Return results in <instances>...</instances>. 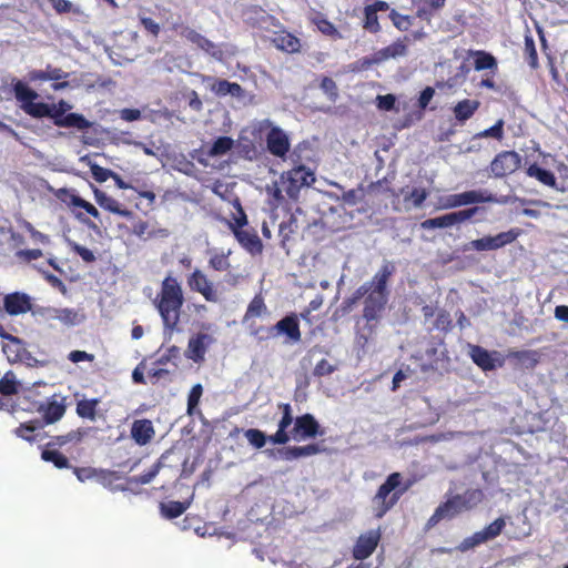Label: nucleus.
<instances>
[{
  "instance_id": "1",
  "label": "nucleus",
  "mask_w": 568,
  "mask_h": 568,
  "mask_svg": "<svg viewBox=\"0 0 568 568\" xmlns=\"http://www.w3.org/2000/svg\"><path fill=\"white\" fill-rule=\"evenodd\" d=\"M394 273V264L388 261L384 262L371 281L362 284L352 297L344 301V308L349 310L358 300L364 298L363 318L367 323L377 322L387 305L388 283Z\"/></svg>"
},
{
  "instance_id": "2",
  "label": "nucleus",
  "mask_w": 568,
  "mask_h": 568,
  "mask_svg": "<svg viewBox=\"0 0 568 568\" xmlns=\"http://www.w3.org/2000/svg\"><path fill=\"white\" fill-rule=\"evenodd\" d=\"M153 304L161 316L164 329L170 333L176 331L184 304L183 290L176 277L168 275L162 281Z\"/></svg>"
},
{
  "instance_id": "3",
  "label": "nucleus",
  "mask_w": 568,
  "mask_h": 568,
  "mask_svg": "<svg viewBox=\"0 0 568 568\" xmlns=\"http://www.w3.org/2000/svg\"><path fill=\"white\" fill-rule=\"evenodd\" d=\"M412 485L410 480L403 484V475L400 473L389 474L372 498L374 517L377 519L383 518L399 501Z\"/></svg>"
},
{
  "instance_id": "4",
  "label": "nucleus",
  "mask_w": 568,
  "mask_h": 568,
  "mask_svg": "<svg viewBox=\"0 0 568 568\" xmlns=\"http://www.w3.org/2000/svg\"><path fill=\"white\" fill-rule=\"evenodd\" d=\"M271 312L265 303V298L262 293L256 294L248 303L246 311L242 318V324L247 329L250 336L255 338L257 342L268 341L271 328L266 325L258 323V318L268 317Z\"/></svg>"
},
{
  "instance_id": "5",
  "label": "nucleus",
  "mask_w": 568,
  "mask_h": 568,
  "mask_svg": "<svg viewBox=\"0 0 568 568\" xmlns=\"http://www.w3.org/2000/svg\"><path fill=\"white\" fill-rule=\"evenodd\" d=\"M315 181L314 172L304 164H296L281 175L283 190L292 200L298 197L302 187L311 186Z\"/></svg>"
},
{
  "instance_id": "6",
  "label": "nucleus",
  "mask_w": 568,
  "mask_h": 568,
  "mask_svg": "<svg viewBox=\"0 0 568 568\" xmlns=\"http://www.w3.org/2000/svg\"><path fill=\"white\" fill-rule=\"evenodd\" d=\"M520 234L521 230L514 227L506 232H500L496 235H486L484 237L476 239L466 243L463 247V251H496L515 242Z\"/></svg>"
},
{
  "instance_id": "7",
  "label": "nucleus",
  "mask_w": 568,
  "mask_h": 568,
  "mask_svg": "<svg viewBox=\"0 0 568 568\" xmlns=\"http://www.w3.org/2000/svg\"><path fill=\"white\" fill-rule=\"evenodd\" d=\"M521 165V156L516 151H501L489 164L490 175L503 179L515 173Z\"/></svg>"
},
{
  "instance_id": "8",
  "label": "nucleus",
  "mask_w": 568,
  "mask_h": 568,
  "mask_svg": "<svg viewBox=\"0 0 568 568\" xmlns=\"http://www.w3.org/2000/svg\"><path fill=\"white\" fill-rule=\"evenodd\" d=\"M186 283L192 292L201 294L206 302L217 303L220 301L215 284L200 268H195L187 275Z\"/></svg>"
},
{
  "instance_id": "9",
  "label": "nucleus",
  "mask_w": 568,
  "mask_h": 568,
  "mask_svg": "<svg viewBox=\"0 0 568 568\" xmlns=\"http://www.w3.org/2000/svg\"><path fill=\"white\" fill-rule=\"evenodd\" d=\"M381 539V528L371 529L364 534H361L353 546L352 557L355 560L364 561L374 554Z\"/></svg>"
},
{
  "instance_id": "10",
  "label": "nucleus",
  "mask_w": 568,
  "mask_h": 568,
  "mask_svg": "<svg viewBox=\"0 0 568 568\" xmlns=\"http://www.w3.org/2000/svg\"><path fill=\"white\" fill-rule=\"evenodd\" d=\"M181 37L191 42L192 44L196 45L199 49H201L215 60H223L224 53L221 47L209 40L203 34L199 33L196 30L192 28H183Z\"/></svg>"
},
{
  "instance_id": "11",
  "label": "nucleus",
  "mask_w": 568,
  "mask_h": 568,
  "mask_svg": "<svg viewBox=\"0 0 568 568\" xmlns=\"http://www.w3.org/2000/svg\"><path fill=\"white\" fill-rule=\"evenodd\" d=\"M491 193L481 190H471L463 193L452 194L446 199L445 207L454 209L469 204L493 202Z\"/></svg>"
},
{
  "instance_id": "12",
  "label": "nucleus",
  "mask_w": 568,
  "mask_h": 568,
  "mask_svg": "<svg viewBox=\"0 0 568 568\" xmlns=\"http://www.w3.org/2000/svg\"><path fill=\"white\" fill-rule=\"evenodd\" d=\"M271 328L268 339L275 338L277 335L283 334L288 337L290 341L296 343L301 341L302 334L300 329L298 315L292 313L280 320L275 325L267 326Z\"/></svg>"
},
{
  "instance_id": "13",
  "label": "nucleus",
  "mask_w": 568,
  "mask_h": 568,
  "mask_svg": "<svg viewBox=\"0 0 568 568\" xmlns=\"http://www.w3.org/2000/svg\"><path fill=\"white\" fill-rule=\"evenodd\" d=\"M324 432L320 430V424L312 414H304L295 418L292 436L294 439L298 438H314L317 435H323Z\"/></svg>"
},
{
  "instance_id": "14",
  "label": "nucleus",
  "mask_w": 568,
  "mask_h": 568,
  "mask_svg": "<svg viewBox=\"0 0 568 568\" xmlns=\"http://www.w3.org/2000/svg\"><path fill=\"white\" fill-rule=\"evenodd\" d=\"M266 146L268 152L277 158H285L290 151V139L278 126H273L266 134Z\"/></svg>"
},
{
  "instance_id": "15",
  "label": "nucleus",
  "mask_w": 568,
  "mask_h": 568,
  "mask_svg": "<svg viewBox=\"0 0 568 568\" xmlns=\"http://www.w3.org/2000/svg\"><path fill=\"white\" fill-rule=\"evenodd\" d=\"M31 307V297L26 293L14 292L7 294L3 298V308L11 316L26 314Z\"/></svg>"
},
{
  "instance_id": "16",
  "label": "nucleus",
  "mask_w": 568,
  "mask_h": 568,
  "mask_svg": "<svg viewBox=\"0 0 568 568\" xmlns=\"http://www.w3.org/2000/svg\"><path fill=\"white\" fill-rule=\"evenodd\" d=\"M73 474L80 481H85L92 478H97L103 485H111L113 481L120 479L118 471L95 469L93 467H72Z\"/></svg>"
},
{
  "instance_id": "17",
  "label": "nucleus",
  "mask_w": 568,
  "mask_h": 568,
  "mask_svg": "<svg viewBox=\"0 0 568 568\" xmlns=\"http://www.w3.org/2000/svg\"><path fill=\"white\" fill-rule=\"evenodd\" d=\"M93 194L97 204L103 210L126 219H130L132 216V211L124 207L118 200L110 196L100 189L94 187Z\"/></svg>"
},
{
  "instance_id": "18",
  "label": "nucleus",
  "mask_w": 568,
  "mask_h": 568,
  "mask_svg": "<svg viewBox=\"0 0 568 568\" xmlns=\"http://www.w3.org/2000/svg\"><path fill=\"white\" fill-rule=\"evenodd\" d=\"M212 342V337L205 333H199L191 337L187 343L186 357L195 363L204 361L207 345Z\"/></svg>"
},
{
  "instance_id": "19",
  "label": "nucleus",
  "mask_w": 568,
  "mask_h": 568,
  "mask_svg": "<svg viewBox=\"0 0 568 568\" xmlns=\"http://www.w3.org/2000/svg\"><path fill=\"white\" fill-rule=\"evenodd\" d=\"M240 245L251 255H260L263 252V243L256 231L234 230L232 232Z\"/></svg>"
},
{
  "instance_id": "20",
  "label": "nucleus",
  "mask_w": 568,
  "mask_h": 568,
  "mask_svg": "<svg viewBox=\"0 0 568 568\" xmlns=\"http://www.w3.org/2000/svg\"><path fill=\"white\" fill-rule=\"evenodd\" d=\"M155 435L150 419H136L131 426V437L140 446L149 444Z\"/></svg>"
},
{
  "instance_id": "21",
  "label": "nucleus",
  "mask_w": 568,
  "mask_h": 568,
  "mask_svg": "<svg viewBox=\"0 0 568 568\" xmlns=\"http://www.w3.org/2000/svg\"><path fill=\"white\" fill-rule=\"evenodd\" d=\"M37 410L42 414L43 425L53 424L63 417L65 405L57 399H51L40 403Z\"/></svg>"
},
{
  "instance_id": "22",
  "label": "nucleus",
  "mask_w": 568,
  "mask_h": 568,
  "mask_svg": "<svg viewBox=\"0 0 568 568\" xmlns=\"http://www.w3.org/2000/svg\"><path fill=\"white\" fill-rule=\"evenodd\" d=\"M323 452L318 444H308L306 446H290L278 450V455L283 460H295L306 456H313Z\"/></svg>"
},
{
  "instance_id": "23",
  "label": "nucleus",
  "mask_w": 568,
  "mask_h": 568,
  "mask_svg": "<svg viewBox=\"0 0 568 568\" xmlns=\"http://www.w3.org/2000/svg\"><path fill=\"white\" fill-rule=\"evenodd\" d=\"M42 315L47 320H57L65 326H73L81 322L79 313L73 308H53L48 307Z\"/></svg>"
},
{
  "instance_id": "24",
  "label": "nucleus",
  "mask_w": 568,
  "mask_h": 568,
  "mask_svg": "<svg viewBox=\"0 0 568 568\" xmlns=\"http://www.w3.org/2000/svg\"><path fill=\"white\" fill-rule=\"evenodd\" d=\"M57 195L63 202H68V204L72 205V206H77V207H81V209L85 210V212L88 214H90L91 216H93L94 219L100 217V213L93 204L85 201L81 196L74 194L72 191H70L68 189H60L58 191Z\"/></svg>"
},
{
  "instance_id": "25",
  "label": "nucleus",
  "mask_w": 568,
  "mask_h": 568,
  "mask_svg": "<svg viewBox=\"0 0 568 568\" xmlns=\"http://www.w3.org/2000/svg\"><path fill=\"white\" fill-rule=\"evenodd\" d=\"M203 81H214L211 90L219 97L231 94L232 97L240 98L243 95V88L236 82H230L224 79L214 80L211 77H203Z\"/></svg>"
},
{
  "instance_id": "26",
  "label": "nucleus",
  "mask_w": 568,
  "mask_h": 568,
  "mask_svg": "<svg viewBox=\"0 0 568 568\" xmlns=\"http://www.w3.org/2000/svg\"><path fill=\"white\" fill-rule=\"evenodd\" d=\"M43 427V423L40 420H29L26 423H21L14 430L13 434L27 440L29 443H34L39 438H42L44 435H41L39 430Z\"/></svg>"
},
{
  "instance_id": "27",
  "label": "nucleus",
  "mask_w": 568,
  "mask_h": 568,
  "mask_svg": "<svg viewBox=\"0 0 568 568\" xmlns=\"http://www.w3.org/2000/svg\"><path fill=\"white\" fill-rule=\"evenodd\" d=\"M469 356L473 362L483 371H493L496 368V359L491 354L479 345H470Z\"/></svg>"
},
{
  "instance_id": "28",
  "label": "nucleus",
  "mask_w": 568,
  "mask_h": 568,
  "mask_svg": "<svg viewBox=\"0 0 568 568\" xmlns=\"http://www.w3.org/2000/svg\"><path fill=\"white\" fill-rule=\"evenodd\" d=\"M480 106L478 100L464 99L456 103L453 108L455 119L464 124L467 120L471 119Z\"/></svg>"
},
{
  "instance_id": "29",
  "label": "nucleus",
  "mask_w": 568,
  "mask_h": 568,
  "mask_svg": "<svg viewBox=\"0 0 568 568\" xmlns=\"http://www.w3.org/2000/svg\"><path fill=\"white\" fill-rule=\"evenodd\" d=\"M2 345V352L11 363L21 362L23 359L26 347L21 338L11 335Z\"/></svg>"
},
{
  "instance_id": "30",
  "label": "nucleus",
  "mask_w": 568,
  "mask_h": 568,
  "mask_svg": "<svg viewBox=\"0 0 568 568\" xmlns=\"http://www.w3.org/2000/svg\"><path fill=\"white\" fill-rule=\"evenodd\" d=\"M162 466H163L162 462L158 460L144 474H141L139 476L129 477L128 480H126V486H121L120 489L122 491L132 490L133 486L146 485V484L151 483L158 476V474L160 473Z\"/></svg>"
},
{
  "instance_id": "31",
  "label": "nucleus",
  "mask_w": 568,
  "mask_h": 568,
  "mask_svg": "<svg viewBox=\"0 0 568 568\" xmlns=\"http://www.w3.org/2000/svg\"><path fill=\"white\" fill-rule=\"evenodd\" d=\"M193 495L189 500L185 501H175L170 500L168 503L160 504V513L162 517L166 519H174L180 517L184 511L191 506Z\"/></svg>"
},
{
  "instance_id": "32",
  "label": "nucleus",
  "mask_w": 568,
  "mask_h": 568,
  "mask_svg": "<svg viewBox=\"0 0 568 568\" xmlns=\"http://www.w3.org/2000/svg\"><path fill=\"white\" fill-rule=\"evenodd\" d=\"M455 496L463 511L475 508L484 500V491L479 488H470Z\"/></svg>"
},
{
  "instance_id": "33",
  "label": "nucleus",
  "mask_w": 568,
  "mask_h": 568,
  "mask_svg": "<svg viewBox=\"0 0 568 568\" xmlns=\"http://www.w3.org/2000/svg\"><path fill=\"white\" fill-rule=\"evenodd\" d=\"M311 22L316 26L317 30L334 40L341 39L342 34L337 28L322 13L315 12L311 17Z\"/></svg>"
},
{
  "instance_id": "34",
  "label": "nucleus",
  "mask_w": 568,
  "mask_h": 568,
  "mask_svg": "<svg viewBox=\"0 0 568 568\" xmlns=\"http://www.w3.org/2000/svg\"><path fill=\"white\" fill-rule=\"evenodd\" d=\"M408 41V37H404V39H398L397 41L390 43L389 45L378 50L379 60H382L383 62L390 58L406 55Z\"/></svg>"
},
{
  "instance_id": "35",
  "label": "nucleus",
  "mask_w": 568,
  "mask_h": 568,
  "mask_svg": "<svg viewBox=\"0 0 568 568\" xmlns=\"http://www.w3.org/2000/svg\"><path fill=\"white\" fill-rule=\"evenodd\" d=\"M273 43L277 49L288 53L298 52L301 48L300 39L290 32L277 34L273 38Z\"/></svg>"
},
{
  "instance_id": "36",
  "label": "nucleus",
  "mask_w": 568,
  "mask_h": 568,
  "mask_svg": "<svg viewBox=\"0 0 568 568\" xmlns=\"http://www.w3.org/2000/svg\"><path fill=\"white\" fill-rule=\"evenodd\" d=\"M85 435V432L81 428L71 430L68 434L53 436L49 443H47L48 447H63L70 443L78 444L80 443Z\"/></svg>"
},
{
  "instance_id": "37",
  "label": "nucleus",
  "mask_w": 568,
  "mask_h": 568,
  "mask_svg": "<svg viewBox=\"0 0 568 568\" xmlns=\"http://www.w3.org/2000/svg\"><path fill=\"white\" fill-rule=\"evenodd\" d=\"M41 458L47 463H52L59 469L71 468L69 459L55 448L48 447V445L41 452Z\"/></svg>"
},
{
  "instance_id": "38",
  "label": "nucleus",
  "mask_w": 568,
  "mask_h": 568,
  "mask_svg": "<svg viewBox=\"0 0 568 568\" xmlns=\"http://www.w3.org/2000/svg\"><path fill=\"white\" fill-rule=\"evenodd\" d=\"M100 398L81 399L77 403L75 412L79 417L95 420Z\"/></svg>"
},
{
  "instance_id": "39",
  "label": "nucleus",
  "mask_w": 568,
  "mask_h": 568,
  "mask_svg": "<svg viewBox=\"0 0 568 568\" xmlns=\"http://www.w3.org/2000/svg\"><path fill=\"white\" fill-rule=\"evenodd\" d=\"M526 173L528 176L535 178L544 185L555 186L556 184V176L554 173L549 170L540 168L537 163L530 164L527 168Z\"/></svg>"
},
{
  "instance_id": "40",
  "label": "nucleus",
  "mask_w": 568,
  "mask_h": 568,
  "mask_svg": "<svg viewBox=\"0 0 568 568\" xmlns=\"http://www.w3.org/2000/svg\"><path fill=\"white\" fill-rule=\"evenodd\" d=\"M67 77H68V73H65L62 69L54 68L51 64H48L45 70H37V71H32L30 73V78L32 80H39V81H49V80L58 81V80L64 79Z\"/></svg>"
},
{
  "instance_id": "41",
  "label": "nucleus",
  "mask_w": 568,
  "mask_h": 568,
  "mask_svg": "<svg viewBox=\"0 0 568 568\" xmlns=\"http://www.w3.org/2000/svg\"><path fill=\"white\" fill-rule=\"evenodd\" d=\"M91 122L80 113H68L63 119L58 121L59 128H75L78 130H88L91 128Z\"/></svg>"
},
{
  "instance_id": "42",
  "label": "nucleus",
  "mask_w": 568,
  "mask_h": 568,
  "mask_svg": "<svg viewBox=\"0 0 568 568\" xmlns=\"http://www.w3.org/2000/svg\"><path fill=\"white\" fill-rule=\"evenodd\" d=\"M234 146V141L230 136H220L217 138L211 148L207 150V155L211 158L220 156L226 154Z\"/></svg>"
},
{
  "instance_id": "43",
  "label": "nucleus",
  "mask_w": 568,
  "mask_h": 568,
  "mask_svg": "<svg viewBox=\"0 0 568 568\" xmlns=\"http://www.w3.org/2000/svg\"><path fill=\"white\" fill-rule=\"evenodd\" d=\"M13 92L16 99L22 103V105H27L28 103L33 102L38 98V93L29 88L24 82L18 81L13 85Z\"/></svg>"
},
{
  "instance_id": "44",
  "label": "nucleus",
  "mask_w": 568,
  "mask_h": 568,
  "mask_svg": "<svg viewBox=\"0 0 568 568\" xmlns=\"http://www.w3.org/2000/svg\"><path fill=\"white\" fill-rule=\"evenodd\" d=\"M474 68L477 71L497 69V60L489 52L478 50L474 52Z\"/></svg>"
},
{
  "instance_id": "45",
  "label": "nucleus",
  "mask_w": 568,
  "mask_h": 568,
  "mask_svg": "<svg viewBox=\"0 0 568 568\" xmlns=\"http://www.w3.org/2000/svg\"><path fill=\"white\" fill-rule=\"evenodd\" d=\"M504 120L499 119L493 126L474 134L473 140L493 138L501 141L504 139Z\"/></svg>"
},
{
  "instance_id": "46",
  "label": "nucleus",
  "mask_w": 568,
  "mask_h": 568,
  "mask_svg": "<svg viewBox=\"0 0 568 568\" xmlns=\"http://www.w3.org/2000/svg\"><path fill=\"white\" fill-rule=\"evenodd\" d=\"M437 509L445 519H452L463 511L458 500L456 499V496H453L448 500L439 504Z\"/></svg>"
},
{
  "instance_id": "47",
  "label": "nucleus",
  "mask_w": 568,
  "mask_h": 568,
  "mask_svg": "<svg viewBox=\"0 0 568 568\" xmlns=\"http://www.w3.org/2000/svg\"><path fill=\"white\" fill-rule=\"evenodd\" d=\"M18 390L19 385L14 374L12 372L6 373L4 376L0 378V394L3 396H11L17 394Z\"/></svg>"
},
{
  "instance_id": "48",
  "label": "nucleus",
  "mask_w": 568,
  "mask_h": 568,
  "mask_svg": "<svg viewBox=\"0 0 568 568\" xmlns=\"http://www.w3.org/2000/svg\"><path fill=\"white\" fill-rule=\"evenodd\" d=\"M420 226L424 230L450 227L453 226L450 213L427 219L422 222Z\"/></svg>"
},
{
  "instance_id": "49",
  "label": "nucleus",
  "mask_w": 568,
  "mask_h": 568,
  "mask_svg": "<svg viewBox=\"0 0 568 568\" xmlns=\"http://www.w3.org/2000/svg\"><path fill=\"white\" fill-rule=\"evenodd\" d=\"M244 436L250 443L251 446H253L256 449H261L265 446L266 442L268 440V437L260 429L257 428H248L244 432Z\"/></svg>"
},
{
  "instance_id": "50",
  "label": "nucleus",
  "mask_w": 568,
  "mask_h": 568,
  "mask_svg": "<svg viewBox=\"0 0 568 568\" xmlns=\"http://www.w3.org/2000/svg\"><path fill=\"white\" fill-rule=\"evenodd\" d=\"M231 251L227 253H215L209 260V266L217 272H225L231 267L229 256Z\"/></svg>"
},
{
  "instance_id": "51",
  "label": "nucleus",
  "mask_w": 568,
  "mask_h": 568,
  "mask_svg": "<svg viewBox=\"0 0 568 568\" xmlns=\"http://www.w3.org/2000/svg\"><path fill=\"white\" fill-rule=\"evenodd\" d=\"M22 110L32 118L41 119L47 118L49 112V104L44 102H31L27 105H21Z\"/></svg>"
},
{
  "instance_id": "52",
  "label": "nucleus",
  "mask_w": 568,
  "mask_h": 568,
  "mask_svg": "<svg viewBox=\"0 0 568 568\" xmlns=\"http://www.w3.org/2000/svg\"><path fill=\"white\" fill-rule=\"evenodd\" d=\"M486 541L487 540L485 539L481 530L476 531L471 536L464 538L462 542L457 546V550H459L460 552H466Z\"/></svg>"
},
{
  "instance_id": "53",
  "label": "nucleus",
  "mask_w": 568,
  "mask_h": 568,
  "mask_svg": "<svg viewBox=\"0 0 568 568\" xmlns=\"http://www.w3.org/2000/svg\"><path fill=\"white\" fill-rule=\"evenodd\" d=\"M506 526V521L503 517H498L496 518L493 523H490L488 526H486L481 532L485 537V539L488 541V540H491L496 537H498L501 531L504 530Z\"/></svg>"
},
{
  "instance_id": "54",
  "label": "nucleus",
  "mask_w": 568,
  "mask_h": 568,
  "mask_svg": "<svg viewBox=\"0 0 568 568\" xmlns=\"http://www.w3.org/2000/svg\"><path fill=\"white\" fill-rule=\"evenodd\" d=\"M525 59L531 69L538 68V54L536 50L535 41L531 37L525 38V48H524Z\"/></svg>"
},
{
  "instance_id": "55",
  "label": "nucleus",
  "mask_w": 568,
  "mask_h": 568,
  "mask_svg": "<svg viewBox=\"0 0 568 568\" xmlns=\"http://www.w3.org/2000/svg\"><path fill=\"white\" fill-rule=\"evenodd\" d=\"M21 226L29 233L34 243H40L42 245H49L51 243L50 236L38 231L29 221L22 220Z\"/></svg>"
},
{
  "instance_id": "56",
  "label": "nucleus",
  "mask_w": 568,
  "mask_h": 568,
  "mask_svg": "<svg viewBox=\"0 0 568 568\" xmlns=\"http://www.w3.org/2000/svg\"><path fill=\"white\" fill-rule=\"evenodd\" d=\"M364 29L369 31L371 33H377L381 31V24L378 22L377 12L373 11V9L367 6L364 9Z\"/></svg>"
},
{
  "instance_id": "57",
  "label": "nucleus",
  "mask_w": 568,
  "mask_h": 568,
  "mask_svg": "<svg viewBox=\"0 0 568 568\" xmlns=\"http://www.w3.org/2000/svg\"><path fill=\"white\" fill-rule=\"evenodd\" d=\"M321 90L326 94L331 102H336L338 99V88L336 82L329 77H323L320 83Z\"/></svg>"
},
{
  "instance_id": "58",
  "label": "nucleus",
  "mask_w": 568,
  "mask_h": 568,
  "mask_svg": "<svg viewBox=\"0 0 568 568\" xmlns=\"http://www.w3.org/2000/svg\"><path fill=\"white\" fill-rule=\"evenodd\" d=\"M233 205L237 211V215L234 216L233 222L229 223V227L231 229L232 232L234 230H242L247 224V216L242 207L240 200L235 199Z\"/></svg>"
},
{
  "instance_id": "59",
  "label": "nucleus",
  "mask_w": 568,
  "mask_h": 568,
  "mask_svg": "<svg viewBox=\"0 0 568 568\" xmlns=\"http://www.w3.org/2000/svg\"><path fill=\"white\" fill-rule=\"evenodd\" d=\"M434 327L444 333H447L453 328L450 314L446 310H440L437 312Z\"/></svg>"
},
{
  "instance_id": "60",
  "label": "nucleus",
  "mask_w": 568,
  "mask_h": 568,
  "mask_svg": "<svg viewBox=\"0 0 568 568\" xmlns=\"http://www.w3.org/2000/svg\"><path fill=\"white\" fill-rule=\"evenodd\" d=\"M389 19L399 31H407L413 24L410 16L400 14L394 9L389 12Z\"/></svg>"
},
{
  "instance_id": "61",
  "label": "nucleus",
  "mask_w": 568,
  "mask_h": 568,
  "mask_svg": "<svg viewBox=\"0 0 568 568\" xmlns=\"http://www.w3.org/2000/svg\"><path fill=\"white\" fill-rule=\"evenodd\" d=\"M203 394V387L201 384H195L187 396V414L193 415L194 409L197 407L201 396Z\"/></svg>"
},
{
  "instance_id": "62",
  "label": "nucleus",
  "mask_w": 568,
  "mask_h": 568,
  "mask_svg": "<svg viewBox=\"0 0 568 568\" xmlns=\"http://www.w3.org/2000/svg\"><path fill=\"white\" fill-rule=\"evenodd\" d=\"M140 24L143 29L154 38H158L161 32V27L158 22H155L152 18L146 17L143 13L139 14Z\"/></svg>"
},
{
  "instance_id": "63",
  "label": "nucleus",
  "mask_w": 568,
  "mask_h": 568,
  "mask_svg": "<svg viewBox=\"0 0 568 568\" xmlns=\"http://www.w3.org/2000/svg\"><path fill=\"white\" fill-rule=\"evenodd\" d=\"M90 172H91L93 179L99 183H103V182L108 181L109 179H111V176H113L112 170L105 169L97 163H92L90 165Z\"/></svg>"
},
{
  "instance_id": "64",
  "label": "nucleus",
  "mask_w": 568,
  "mask_h": 568,
  "mask_svg": "<svg viewBox=\"0 0 568 568\" xmlns=\"http://www.w3.org/2000/svg\"><path fill=\"white\" fill-rule=\"evenodd\" d=\"M42 256L43 253L39 248H24L16 252V257L23 263H30L31 261L38 260Z\"/></svg>"
}]
</instances>
